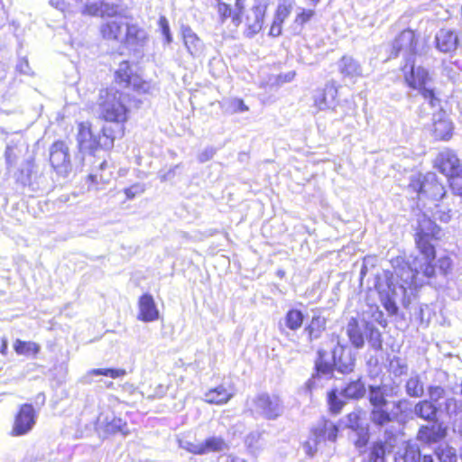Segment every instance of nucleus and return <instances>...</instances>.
<instances>
[{
  "instance_id": "nucleus-1",
  "label": "nucleus",
  "mask_w": 462,
  "mask_h": 462,
  "mask_svg": "<svg viewBox=\"0 0 462 462\" xmlns=\"http://www.w3.org/2000/svg\"><path fill=\"white\" fill-rule=\"evenodd\" d=\"M440 237L441 228L426 215L420 216L415 235L419 255L411 263L400 256L393 259L397 273L408 282H411L416 273H422L426 276L433 275L435 267L431 265V262L435 258L436 250L432 242Z\"/></svg>"
},
{
  "instance_id": "nucleus-2",
  "label": "nucleus",
  "mask_w": 462,
  "mask_h": 462,
  "mask_svg": "<svg viewBox=\"0 0 462 462\" xmlns=\"http://www.w3.org/2000/svg\"><path fill=\"white\" fill-rule=\"evenodd\" d=\"M397 393H387L386 385H369L368 402L370 404L369 420L377 428H383L393 422L406 418L409 413H413L412 402L407 398H402L393 402L395 411L389 410L387 396H394Z\"/></svg>"
},
{
  "instance_id": "nucleus-3",
  "label": "nucleus",
  "mask_w": 462,
  "mask_h": 462,
  "mask_svg": "<svg viewBox=\"0 0 462 462\" xmlns=\"http://www.w3.org/2000/svg\"><path fill=\"white\" fill-rule=\"evenodd\" d=\"M318 357L315 361L316 373L307 382L308 388L311 389L316 384V380L320 376L332 377L337 371L343 374L354 371L356 357L347 346L342 345L337 339L331 350V360L327 359V353L323 349L318 350Z\"/></svg>"
},
{
  "instance_id": "nucleus-4",
  "label": "nucleus",
  "mask_w": 462,
  "mask_h": 462,
  "mask_svg": "<svg viewBox=\"0 0 462 462\" xmlns=\"http://www.w3.org/2000/svg\"><path fill=\"white\" fill-rule=\"evenodd\" d=\"M100 133H94L89 122H80L78 125L77 143L79 153L81 154L79 162H76V168H82L86 164V156L91 161L99 149L108 150L114 146L116 137L114 130L109 127H103ZM92 163V162H90Z\"/></svg>"
},
{
  "instance_id": "nucleus-5",
  "label": "nucleus",
  "mask_w": 462,
  "mask_h": 462,
  "mask_svg": "<svg viewBox=\"0 0 462 462\" xmlns=\"http://www.w3.org/2000/svg\"><path fill=\"white\" fill-rule=\"evenodd\" d=\"M97 112L107 122L124 124L127 120L128 108L124 101V94L115 88L99 91Z\"/></svg>"
},
{
  "instance_id": "nucleus-6",
  "label": "nucleus",
  "mask_w": 462,
  "mask_h": 462,
  "mask_svg": "<svg viewBox=\"0 0 462 462\" xmlns=\"http://www.w3.org/2000/svg\"><path fill=\"white\" fill-rule=\"evenodd\" d=\"M346 333L351 345L356 349L365 346L364 333H369L370 348L375 352L383 349V337L378 328L371 321L352 317L346 327Z\"/></svg>"
},
{
  "instance_id": "nucleus-7",
  "label": "nucleus",
  "mask_w": 462,
  "mask_h": 462,
  "mask_svg": "<svg viewBox=\"0 0 462 462\" xmlns=\"http://www.w3.org/2000/svg\"><path fill=\"white\" fill-rule=\"evenodd\" d=\"M410 71H405V80L410 88L418 89L420 94L424 98V103L421 105V109L425 110L427 106H439V98L436 96L434 88L429 87L430 81L429 72L424 68L414 66V60L409 63Z\"/></svg>"
},
{
  "instance_id": "nucleus-8",
  "label": "nucleus",
  "mask_w": 462,
  "mask_h": 462,
  "mask_svg": "<svg viewBox=\"0 0 462 462\" xmlns=\"http://www.w3.org/2000/svg\"><path fill=\"white\" fill-rule=\"evenodd\" d=\"M247 405L251 413L268 420L280 418L284 412V404L277 394L261 393L254 396Z\"/></svg>"
},
{
  "instance_id": "nucleus-9",
  "label": "nucleus",
  "mask_w": 462,
  "mask_h": 462,
  "mask_svg": "<svg viewBox=\"0 0 462 462\" xmlns=\"http://www.w3.org/2000/svg\"><path fill=\"white\" fill-rule=\"evenodd\" d=\"M409 189L416 192L420 199L425 197L439 201L446 195L444 186L439 182L437 175L433 172H428L425 175H412Z\"/></svg>"
},
{
  "instance_id": "nucleus-10",
  "label": "nucleus",
  "mask_w": 462,
  "mask_h": 462,
  "mask_svg": "<svg viewBox=\"0 0 462 462\" xmlns=\"http://www.w3.org/2000/svg\"><path fill=\"white\" fill-rule=\"evenodd\" d=\"M49 160L59 176L66 178L73 171L70 149L65 141L58 140L50 146Z\"/></svg>"
},
{
  "instance_id": "nucleus-11",
  "label": "nucleus",
  "mask_w": 462,
  "mask_h": 462,
  "mask_svg": "<svg viewBox=\"0 0 462 462\" xmlns=\"http://www.w3.org/2000/svg\"><path fill=\"white\" fill-rule=\"evenodd\" d=\"M34 168V160L30 157L22 162L14 173V178L16 183L28 187L32 191H44L48 189L46 180L42 175L38 176Z\"/></svg>"
},
{
  "instance_id": "nucleus-12",
  "label": "nucleus",
  "mask_w": 462,
  "mask_h": 462,
  "mask_svg": "<svg viewBox=\"0 0 462 462\" xmlns=\"http://www.w3.org/2000/svg\"><path fill=\"white\" fill-rule=\"evenodd\" d=\"M392 265H393L392 263ZM394 270L395 275L402 281V283H399L394 280L393 274H385V288L383 286V292L388 294V296L396 301H401L402 305L405 307L409 300H406L407 289L411 286L417 287L420 282H418V276L420 273H416V274L412 277L411 282H406L401 275H399L396 272L394 266H393Z\"/></svg>"
},
{
  "instance_id": "nucleus-13",
  "label": "nucleus",
  "mask_w": 462,
  "mask_h": 462,
  "mask_svg": "<svg viewBox=\"0 0 462 462\" xmlns=\"http://www.w3.org/2000/svg\"><path fill=\"white\" fill-rule=\"evenodd\" d=\"M345 427L351 430V438L353 439L356 448L358 449L366 447L369 441V428L361 420V410H355L344 418Z\"/></svg>"
},
{
  "instance_id": "nucleus-14",
  "label": "nucleus",
  "mask_w": 462,
  "mask_h": 462,
  "mask_svg": "<svg viewBox=\"0 0 462 462\" xmlns=\"http://www.w3.org/2000/svg\"><path fill=\"white\" fill-rule=\"evenodd\" d=\"M417 52V40L413 31L410 29L403 30L393 41L391 57L395 58L402 53L406 64L403 69H406L409 63L412 61Z\"/></svg>"
},
{
  "instance_id": "nucleus-15",
  "label": "nucleus",
  "mask_w": 462,
  "mask_h": 462,
  "mask_svg": "<svg viewBox=\"0 0 462 462\" xmlns=\"http://www.w3.org/2000/svg\"><path fill=\"white\" fill-rule=\"evenodd\" d=\"M267 4L264 0H254L253 6L247 11L245 17V30L244 34L252 38L256 35L263 28Z\"/></svg>"
},
{
  "instance_id": "nucleus-16",
  "label": "nucleus",
  "mask_w": 462,
  "mask_h": 462,
  "mask_svg": "<svg viewBox=\"0 0 462 462\" xmlns=\"http://www.w3.org/2000/svg\"><path fill=\"white\" fill-rule=\"evenodd\" d=\"M179 447L194 455H206L210 452H220L227 448L221 437H210L202 442L194 443L187 439H179Z\"/></svg>"
},
{
  "instance_id": "nucleus-17",
  "label": "nucleus",
  "mask_w": 462,
  "mask_h": 462,
  "mask_svg": "<svg viewBox=\"0 0 462 462\" xmlns=\"http://www.w3.org/2000/svg\"><path fill=\"white\" fill-rule=\"evenodd\" d=\"M431 110L428 114L432 115L433 135L439 140H448L452 135L453 125L449 119L446 116V112L442 108L441 100L439 99V106H427L424 111Z\"/></svg>"
},
{
  "instance_id": "nucleus-18",
  "label": "nucleus",
  "mask_w": 462,
  "mask_h": 462,
  "mask_svg": "<svg viewBox=\"0 0 462 462\" xmlns=\"http://www.w3.org/2000/svg\"><path fill=\"white\" fill-rule=\"evenodd\" d=\"M36 422V411L31 403H24L15 416L12 434L23 436L31 431Z\"/></svg>"
},
{
  "instance_id": "nucleus-19",
  "label": "nucleus",
  "mask_w": 462,
  "mask_h": 462,
  "mask_svg": "<svg viewBox=\"0 0 462 462\" xmlns=\"http://www.w3.org/2000/svg\"><path fill=\"white\" fill-rule=\"evenodd\" d=\"M435 167L447 177L462 172V166L457 155L449 149L439 152L435 159Z\"/></svg>"
},
{
  "instance_id": "nucleus-20",
  "label": "nucleus",
  "mask_w": 462,
  "mask_h": 462,
  "mask_svg": "<svg viewBox=\"0 0 462 462\" xmlns=\"http://www.w3.org/2000/svg\"><path fill=\"white\" fill-rule=\"evenodd\" d=\"M430 425H422L417 432V439L425 444L438 443L447 435V430L442 423L430 422Z\"/></svg>"
},
{
  "instance_id": "nucleus-21",
  "label": "nucleus",
  "mask_w": 462,
  "mask_h": 462,
  "mask_svg": "<svg viewBox=\"0 0 462 462\" xmlns=\"http://www.w3.org/2000/svg\"><path fill=\"white\" fill-rule=\"evenodd\" d=\"M310 431L312 436H315L321 443H326V441L335 442L339 428L332 420L322 418L312 427Z\"/></svg>"
},
{
  "instance_id": "nucleus-22",
  "label": "nucleus",
  "mask_w": 462,
  "mask_h": 462,
  "mask_svg": "<svg viewBox=\"0 0 462 462\" xmlns=\"http://www.w3.org/2000/svg\"><path fill=\"white\" fill-rule=\"evenodd\" d=\"M337 88L334 82H328L322 89L314 94L315 106L319 110L334 108L337 105Z\"/></svg>"
},
{
  "instance_id": "nucleus-23",
  "label": "nucleus",
  "mask_w": 462,
  "mask_h": 462,
  "mask_svg": "<svg viewBox=\"0 0 462 462\" xmlns=\"http://www.w3.org/2000/svg\"><path fill=\"white\" fill-rule=\"evenodd\" d=\"M138 308V319L143 322H152L159 319V310L150 293H144L139 298Z\"/></svg>"
},
{
  "instance_id": "nucleus-24",
  "label": "nucleus",
  "mask_w": 462,
  "mask_h": 462,
  "mask_svg": "<svg viewBox=\"0 0 462 462\" xmlns=\"http://www.w3.org/2000/svg\"><path fill=\"white\" fill-rule=\"evenodd\" d=\"M436 48L444 53L454 51L458 45L457 34L450 29H440L435 36Z\"/></svg>"
},
{
  "instance_id": "nucleus-25",
  "label": "nucleus",
  "mask_w": 462,
  "mask_h": 462,
  "mask_svg": "<svg viewBox=\"0 0 462 462\" xmlns=\"http://www.w3.org/2000/svg\"><path fill=\"white\" fill-rule=\"evenodd\" d=\"M305 316L300 310L291 308L279 321V329L282 334H287L286 329L291 331L299 330L304 322Z\"/></svg>"
},
{
  "instance_id": "nucleus-26",
  "label": "nucleus",
  "mask_w": 462,
  "mask_h": 462,
  "mask_svg": "<svg viewBox=\"0 0 462 462\" xmlns=\"http://www.w3.org/2000/svg\"><path fill=\"white\" fill-rule=\"evenodd\" d=\"M340 390L342 397L346 400L358 401L365 397L366 392L365 383L362 377L348 381Z\"/></svg>"
},
{
  "instance_id": "nucleus-27",
  "label": "nucleus",
  "mask_w": 462,
  "mask_h": 462,
  "mask_svg": "<svg viewBox=\"0 0 462 462\" xmlns=\"http://www.w3.org/2000/svg\"><path fill=\"white\" fill-rule=\"evenodd\" d=\"M181 34L184 45L189 53L193 57L199 56L203 50V42L199 36L189 25L181 26Z\"/></svg>"
},
{
  "instance_id": "nucleus-28",
  "label": "nucleus",
  "mask_w": 462,
  "mask_h": 462,
  "mask_svg": "<svg viewBox=\"0 0 462 462\" xmlns=\"http://www.w3.org/2000/svg\"><path fill=\"white\" fill-rule=\"evenodd\" d=\"M337 68L344 78L352 79L362 76V66L352 56H343L337 62Z\"/></svg>"
},
{
  "instance_id": "nucleus-29",
  "label": "nucleus",
  "mask_w": 462,
  "mask_h": 462,
  "mask_svg": "<svg viewBox=\"0 0 462 462\" xmlns=\"http://www.w3.org/2000/svg\"><path fill=\"white\" fill-rule=\"evenodd\" d=\"M439 408L431 401L422 400L413 406V414L425 421H438Z\"/></svg>"
},
{
  "instance_id": "nucleus-30",
  "label": "nucleus",
  "mask_w": 462,
  "mask_h": 462,
  "mask_svg": "<svg viewBox=\"0 0 462 462\" xmlns=\"http://www.w3.org/2000/svg\"><path fill=\"white\" fill-rule=\"evenodd\" d=\"M217 7L219 23L221 24H224L229 18L235 28H237L242 23V14L236 8L233 9L230 5L219 1L217 2Z\"/></svg>"
},
{
  "instance_id": "nucleus-31",
  "label": "nucleus",
  "mask_w": 462,
  "mask_h": 462,
  "mask_svg": "<svg viewBox=\"0 0 462 462\" xmlns=\"http://www.w3.org/2000/svg\"><path fill=\"white\" fill-rule=\"evenodd\" d=\"M125 23L116 20L108 21L102 24L100 32L106 40L123 42Z\"/></svg>"
},
{
  "instance_id": "nucleus-32",
  "label": "nucleus",
  "mask_w": 462,
  "mask_h": 462,
  "mask_svg": "<svg viewBox=\"0 0 462 462\" xmlns=\"http://www.w3.org/2000/svg\"><path fill=\"white\" fill-rule=\"evenodd\" d=\"M233 396L234 393L221 384L208 390L204 395V401L211 404L222 405L226 403Z\"/></svg>"
},
{
  "instance_id": "nucleus-33",
  "label": "nucleus",
  "mask_w": 462,
  "mask_h": 462,
  "mask_svg": "<svg viewBox=\"0 0 462 462\" xmlns=\"http://www.w3.org/2000/svg\"><path fill=\"white\" fill-rule=\"evenodd\" d=\"M327 319L320 315H314L310 323L304 328V333L308 336V341L313 342L319 339L326 330Z\"/></svg>"
},
{
  "instance_id": "nucleus-34",
  "label": "nucleus",
  "mask_w": 462,
  "mask_h": 462,
  "mask_svg": "<svg viewBox=\"0 0 462 462\" xmlns=\"http://www.w3.org/2000/svg\"><path fill=\"white\" fill-rule=\"evenodd\" d=\"M116 82L122 88H128L132 84L136 86L137 78L134 75L130 63L127 60L120 62L119 68L115 73Z\"/></svg>"
},
{
  "instance_id": "nucleus-35",
  "label": "nucleus",
  "mask_w": 462,
  "mask_h": 462,
  "mask_svg": "<svg viewBox=\"0 0 462 462\" xmlns=\"http://www.w3.org/2000/svg\"><path fill=\"white\" fill-rule=\"evenodd\" d=\"M346 401L342 397L337 387H333L327 393L328 411L333 415H337L342 411Z\"/></svg>"
},
{
  "instance_id": "nucleus-36",
  "label": "nucleus",
  "mask_w": 462,
  "mask_h": 462,
  "mask_svg": "<svg viewBox=\"0 0 462 462\" xmlns=\"http://www.w3.org/2000/svg\"><path fill=\"white\" fill-rule=\"evenodd\" d=\"M146 38V32L137 24L125 23L123 42L133 45L140 44Z\"/></svg>"
},
{
  "instance_id": "nucleus-37",
  "label": "nucleus",
  "mask_w": 462,
  "mask_h": 462,
  "mask_svg": "<svg viewBox=\"0 0 462 462\" xmlns=\"http://www.w3.org/2000/svg\"><path fill=\"white\" fill-rule=\"evenodd\" d=\"M99 423L107 434L121 433L123 436H127L130 433L126 422L121 418L113 417L110 420L106 418L105 420H100Z\"/></svg>"
},
{
  "instance_id": "nucleus-38",
  "label": "nucleus",
  "mask_w": 462,
  "mask_h": 462,
  "mask_svg": "<svg viewBox=\"0 0 462 462\" xmlns=\"http://www.w3.org/2000/svg\"><path fill=\"white\" fill-rule=\"evenodd\" d=\"M112 178V171L108 169L106 160H102L97 166H94L88 179L95 183H107Z\"/></svg>"
},
{
  "instance_id": "nucleus-39",
  "label": "nucleus",
  "mask_w": 462,
  "mask_h": 462,
  "mask_svg": "<svg viewBox=\"0 0 462 462\" xmlns=\"http://www.w3.org/2000/svg\"><path fill=\"white\" fill-rule=\"evenodd\" d=\"M403 462H434L431 455H421L416 444H408L402 457Z\"/></svg>"
},
{
  "instance_id": "nucleus-40",
  "label": "nucleus",
  "mask_w": 462,
  "mask_h": 462,
  "mask_svg": "<svg viewBox=\"0 0 462 462\" xmlns=\"http://www.w3.org/2000/svg\"><path fill=\"white\" fill-rule=\"evenodd\" d=\"M405 393L411 398H420L424 395V384L418 374H412L405 382Z\"/></svg>"
},
{
  "instance_id": "nucleus-41",
  "label": "nucleus",
  "mask_w": 462,
  "mask_h": 462,
  "mask_svg": "<svg viewBox=\"0 0 462 462\" xmlns=\"http://www.w3.org/2000/svg\"><path fill=\"white\" fill-rule=\"evenodd\" d=\"M14 349L18 355L36 356L40 352L41 346L39 344L32 341L16 339L14 343Z\"/></svg>"
},
{
  "instance_id": "nucleus-42",
  "label": "nucleus",
  "mask_w": 462,
  "mask_h": 462,
  "mask_svg": "<svg viewBox=\"0 0 462 462\" xmlns=\"http://www.w3.org/2000/svg\"><path fill=\"white\" fill-rule=\"evenodd\" d=\"M435 455L440 462H457V449L448 444L439 445Z\"/></svg>"
},
{
  "instance_id": "nucleus-43",
  "label": "nucleus",
  "mask_w": 462,
  "mask_h": 462,
  "mask_svg": "<svg viewBox=\"0 0 462 462\" xmlns=\"http://www.w3.org/2000/svg\"><path fill=\"white\" fill-rule=\"evenodd\" d=\"M377 288V291L380 295V300L382 302V305L385 309V310L388 312L390 316H394L398 313L399 308L397 306V301L388 296V294H385L383 290V283L381 282H378L375 285Z\"/></svg>"
},
{
  "instance_id": "nucleus-44",
  "label": "nucleus",
  "mask_w": 462,
  "mask_h": 462,
  "mask_svg": "<svg viewBox=\"0 0 462 462\" xmlns=\"http://www.w3.org/2000/svg\"><path fill=\"white\" fill-rule=\"evenodd\" d=\"M434 259H436V257ZM431 265L435 267V273L433 275L426 276L423 273L420 274L426 278H432L437 275L446 276L451 270L452 261L449 257L443 256L438 260L437 263H435V260H433L431 262Z\"/></svg>"
},
{
  "instance_id": "nucleus-45",
  "label": "nucleus",
  "mask_w": 462,
  "mask_h": 462,
  "mask_svg": "<svg viewBox=\"0 0 462 462\" xmlns=\"http://www.w3.org/2000/svg\"><path fill=\"white\" fill-rule=\"evenodd\" d=\"M22 153V148L16 144H8L5 152V162L8 168L14 166Z\"/></svg>"
},
{
  "instance_id": "nucleus-46",
  "label": "nucleus",
  "mask_w": 462,
  "mask_h": 462,
  "mask_svg": "<svg viewBox=\"0 0 462 462\" xmlns=\"http://www.w3.org/2000/svg\"><path fill=\"white\" fill-rule=\"evenodd\" d=\"M368 462H385V446L383 442H376L373 445Z\"/></svg>"
},
{
  "instance_id": "nucleus-47",
  "label": "nucleus",
  "mask_w": 462,
  "mask_h": 462,
  "mask_svg": "<svg viewBox=\"0 0 462 462\" xmlns=\"http://www.w3.org/2000/svg\"><path fill=\"white\" fill-rule=\"evenodd\" d=\"M89 374L92 375H104L116 379L125 376L126 372L125 369L117 368H96L92 369Z\"/></svg>"
},
{
  "instance_id": "nucleus-48",
  "label": "nucleus",
  "mask_w": 462,
  "mask_h": 462,
  "mask_svg": "<svg viewBox=\"0 0 462 462\" xmlns=\"http://www.w3.org/2000/svg\"><path fill=\"white\" fill-rule=\"evenodd\" d=\"M322 443L315 438V436H312V432L310 431L309 439L302 444V448L307 456L313 457L319 449V446Z\"/></svg>"
},
{
  "instance_id": "nucleus-49",
  "label": "nucleus",
  "mask_w": 462,
  "mask_h": 462,
  "mask_svg": "<svg viewBox=\"0 0 462 462\" xmlns=\"http://www.w3.org/2000/svg\"><path fill=\"white\" fill-rule=\"evenodd\" d=\"M390 366L393 374L395 376H401L407 374L408 372L407 364L403 362L399 356H393L390 362Z\"/></svg>"
},
{
  "instance_id": "nucleus-50",
  "label": "nucleus",
  "mask_w": 462,
  "mask_h": 462,
  "mask_svg": "<svg viewBox=\"0 0 462 462\" xmlns=\"http://www.w3.org/2000/svg\"><path fill=\"white\" fill-rule=\"evenodd\" d=\"M445 410L449 416L458 414L462 411V401L454 397L448 398L445 401Z\"/></svg>"
},
{
  "instance_id": "nucleus-51",
  "label": "nucleus",
  "mask_w": 462,
  "mask_h": 462,
  "mask_svg": "<svg viewBox=\"0 0 462 462\" xmlns=\"http://www.w3.org/2000/svg\"><path fill=\"white\" fill-rule=\"evenodd\" d=\"M460 173L461 172L453 174L448 177V179L453 194L462 197V174Z\"/></svg>"
},
{
  "instance_id": "nucleus-52",
  "label": "nucleus",
  "mask_w": 462,
  "mask_h": 462,
  "mask_svg": "<svg viewBox=\"0 0 462 462\" xmlns=\"http://www.w3.org/2000/svg\"><path fill=\"white\" fill-rule=\"evenodd\" d=\"M428 395L429 400L431 401L432 403L439 402L445 395V389L439 385H430L428 387Z\"/></svg>"
},
{
  "instance_id": "nucleus-53",
  "label": "nucleus",
  "mask_w": 462,
  "mask_h": 462,
  "mask_svg": "<svg viewBox=\"0 0 462 462\" xmlns=\"http://www.w3.org/2000/svg\"><path fill=\"white\" fill-rule=\"evenodd\" d=\"M315 11L312 9L300 8V12L297 14L294 23L298 25L303 26L314 16Z\"/></svg>"
},
{
  "instance_id": "nucleus-54",
  "label": "nucleus",
  "mask_w": 462,
  "mask_h": 462,
  "mask_svg": "<svg viewBox=\"0 0 462 462\" xmlns=\"http://www.w3.org/2000/svg\"><path fill=\"white\" fill-rule=\"evenodd\" d=\"M291 11V5H288L285 2L281 3L277 6L274 19H276L279 22L283 23L285 21V19L290 15Z\"/></svg>"
},
{
  "instance_id": "nucleus-55",
  "label": "nucleus",
  "mask_w": 462,
  "mask_h": 462,
  "mask_svg": "<svg viewBox=\"0 0 462 462\" xmlns=\"http://www.w3.org/2000/svg\"><path fill=\"white\" fill-rule=\"evenodd\" d=\"M158 24L160 26L162 35L164 36L165 42L167 43H171L172 42V36L171 33V29L167 18L165 16H161L159 18Z\"/></svg>"
},
{
  "instance_id": "nucleus-56",
  "label": "nucleus",
  "mask_w": 462,
  "mask_h": 462,
  "mask_svg": "<svg viewBox=\"0 0 462 462\" xmlns=\"http://www.w3.org/2000/svg\"><path fill=\"white\" fill-rule=\"evenodd\" d=\"M121 8L117 5H109L108 3L103 4L101 12L103 15L114 17L121 14Z\"/></svg>"
},
{
  "instance_id": "nucleus-57",
  "label": "nucleus",
  "mask_w": 462,
  "mask_h": 462,
  "mask_svg": "<svg viewBox=\"0 0 462 462\" xmlns=\"http://www.w3.org/2000/svg\"><path fill=\"white\" fill-rule=\"evenodd\" d=\"M263 434H264V431H259V430L250 432L245 438L246 445L250 448H253L254 446H255L258 443V441L262 439Z\"/></svg>"
},
{
  "instance_id": "nucleus-58",
  "label": "nucleus",
  "mask_w": 462,
  "mask_h": 462,
  "mask_svg": "<svg viewBox=\"0 0 462 462\" xmlns=\"http://www.w3.org/2000/svg\"><path fill=\"white\" fill-rule=\"evenodd\" d=\"M230 107L233 113H242L248 110V106L242 99L234 98L230 100Z\"/></svg>"
},
{
  "instance_id": "nucleus-59",
  "label": "nucleus",
  "mask_w": 462,
  "mask_h": 462,
  "mask_svg": "<svg viewBox=\"0 0 462 462\" xmlns=\"http://www.w3.org/2000/svg\"><path fill=\"white\" fill-rule=\"evenodd\" d=\"M216 149L214 147H207L198 155V160L200 163H204L211 160L214 157Z\"/></svg>"
},
{
  "instance_id": "nucleus-60",
  "label": "nucleus",
  "mask_w": 462,
  "mask_h": 462,
  "mask_svg": "<svg viewBox=\"0 0 462 462\" xmlns=\"http://www.w3.org/2000/svg\"><path fill=\"white\" fill-rule=\"evenodd\" d=\"M16 70L23 75H30L32 73L29 62L25 58H22L18 60Z\"/></svg>"
},
{
  "instance_id": "nucleus-61",
  "label": "nucleus",
  "mask_w": 462,
  "mask_h": 462,
  "mask_svg": "<svg viewBox=\"0 0 462 462\" xmlns=\"http://www.w3.org/2000/svg\"><path fill=\"white\" fill-rule=\"evenodd\" d=\"M282 22H279L273 18L272 26L270 28L269 35L273 37H278L282 34Z\"/></svg>"
},
{
  "instance_id": "nucleus-62",
  "label": "nucleus",
  "mask_w": 462,
  "mask_h": 462,
  "mask_svg": "<svg viewBox=\"0 0 462 462\" xmlns=\"http://www.w3.org/2000/svg\"><path fill=\"white\" fill-rule=\"evenodd\" d=\"M218 462H246V460L233 454H229L221 456Z\"/></svg>"
},
{
  "instance_id": "nucleus-63",
  "label": "nucleus",
  "mask_w": 462,
  "mask_h": 462,
  "mask_svg": "<svg viewBox=\"0 0 462 462\" xmlns=\"http://www.w3.org/2000/svg\"><path fill=\"white\" fill-rule=\"evenodd\" d=\"M50 5L56 9L63 12L67 7V3L65 0H50Z\"/></svg>"
},
{
  "instance_id": "nucleus-64",
  "label": "nucleus",
  "mask_w": 462,
  "mask_h": 462,
  "mask_svg": "<svg viewBox=\"0 0 462 462\" xmlns=\"http://www.w3.org/2000/svg\"><path fill=\"white\" fill-rule=\"evenodd\" d=\"M167 393V387L163 384H159L155 390L153 396L157 398H162Z\"/></svg>"
}]
</instances>
